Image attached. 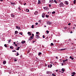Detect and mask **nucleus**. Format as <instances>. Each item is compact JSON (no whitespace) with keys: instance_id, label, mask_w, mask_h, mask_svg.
<instances>
[{"instance_id":"nucleus-1","label":"nucleus","mask_w":76,"mask_h":76,"mask_svg":"<svg viewBox=\"0 0 76 76\" xmlns=\"http://www.w3.org/2000/svg\"><path fill=\"white\" fill-rule=\"evenodd\" d=\"M60 7H64V4L62 2L61 3L59 4Z\"/></svg>"},{"instance_id":"nucleus-2","label":"nucleus","mask_w":76,"mask_h":76,"mask_svg":"<svg viewBox=\"0 0 76 76\" xmlns=\"http://www.w3.org/2000/svg\"><path fill=\"white\" fill-rule=\"evenodd\" d=\"M34 39V37L31 36L30 37H29L28 41H30L32 40V39Z\"/></svg>"},{"instance_id":"nucleus-3","label":"nucleus","mask_w":76,"mask_h":76,"mask_svg":"<svg viewBox=\"0 0 76 76\" xmlns=\"http://www.w3.org/2000/svg\"><path fill=\"white\" fill-rule=\"evenodd\" d=\"M52 72H51L47 71L46 72V74H49V75H51Z\"/></svg>"},{"instance_id":"nucleus-4","label":"nucleus","mask_w":76,"mask_h":76,"mask_svg":"<svg viewBox=\"0 0 76 76\" xmlns=\"http://www.w3.org/2000/svg\"><path fill=\"white\" fill-rule=\"evenodd\" d=\"M47 23L48 25H51V23L49 21H47Z\"/></svg>"},{"instance_id":"nucleus-5","label":"nucleus","mask_w":76,"mask_h":76,"mask_svg":"<svg viewBox=\"0 0 76 76\" xmlns=\"http://www.w3.org/2000/svg\"><path fill=\"white\" fill-rule=\"evenodd\" d=\"M45 16V14L44 13H43V14L42 15V18H44V16Z\"/></svg>"},{"instance_id":"nucleus-6","label":"nucleus","mask_w":76,"mask_h":76,"mask_svg":"<svg viewBox=\"0 0 76 76\" xmlns=\"http://www.w3.org/2000/svg\"><path fill=\"white\" fill-rule=\"evenodd\" d=\"M68 3L69 2L67 1H65L64 2V4H66L67 5H68V4H69Z\"/></svg>"},{"instance_id":"nucleus-7","label":"nucleus","mask_w":76,"mask_h":76,"mask_svg":"<svg viewBox=\"0 0 76 76\" xmlns=\"http://www.w3.org/2000/svg\"><path fill=\"white\" fill-rule=\"evenodd\" d=\"M38 11H36L35 12H34V15H38Z\"/></svg>"},{"instance_id":"nucleus-8","label":"nucleus","mask_w":76,"mask_h":76,"mask_svg":"<svg viewBox=\"0 0 76 76\" xmlns=\"http://www.w3.org/2000/svg\"><path fill=\"white\" fill-rule=\"evenodd\" d=\"M43 9H44V10H47V9H48V7H44Z\"/></svg>"},{"instance_id":"nucleus-9","label":"nucleus","mask_w":76,"mask_h":76,"mask_svg":"<svg viewBox=\"0 0 76 76\" xmlns=\"http://www.w3.org/2000/svg\"><path fill=\"white\" fill-rule=\"evenodd\" d=\"M67 60H68V59H66L65 60H63V62L64 63H65V62H66V61H67Z\"/></svg>"},{"instance_id":"nucleus-10","label":"nucleus","mask_w":76,"mask_h":76,"mask_svg":"<svg viewBox=\"0 0 76 76\" xmlns=\"http://www.w3.org/2000/svg\"><path fill=\"white\" fill-rule=\"evenodd\" d=\"M11 16L12 18H14V17H15V15H13V14H11Z\"/></svg>"},{"instance_id":"nucleus-11","label":"nucleus","mask_w":76,"mask_h":76,"mask_svg":"<svg viewBox=\"0 0 76 76\" xmlns=\"http://www.w3.org/2000/svg\"><path fill=\"white\" fill-rule=\"evenodd\" d=\"M50 3H54V1L53 0H50Z\"/></svg>"},{"instance_id":"nucleus-12","label":"nucleus","mask_w":76,"mask_h":76,"mask_svg":"<svg viewBox=\"0 0 76 76\" xmlns=\"http://www.w3.org/2000/svg\"><path fill=\"white\" fill-rule=\"evenodd\" d=\"M26 12H29V10L28 9H26Z\"/></svg>"},{"instance_id":"nucleus-13","label":"nucleus","mask_w":76,"mask_h":76,"mask_svg":"<svg viewBox=\"0 0 76 76\" xmlns=\"http://www.w3.org/2000/svg\"><path fill=\"white\" fill-rule=\"evenodd\" d=\"M61 70L62 71V72H65V69H64V68H62L61 69Z\"/></svg>"},{"instance_id":"nucleus-14","label":"nucleus","mask_w":76,"mask_h":76,"mask_svg":"<svg viewBox=\"0 0 76 76\" xmlns=\"http://www.w3.org/2000/svg\"><path fill=\"white\" fill-rule=\"evenodd\" d=\"M54 2L56 4H57V0H54Z\"/></svg>"},{"instance_id":"nucleus-15","label":"nucleus","mask_w":76,"mask_h":76,"mask_svg":"<svg viewBox=\"0 0 76 76\" xmlns=\"http://www.w3.org/2000/svg\"><path fill=\"white\" fill-rule=\"evenodd\" d=\"M36 37L37 38H39V36L38 35H36Z\"/></svg>"},{"instance_id":"nucleus-16","label":"nucleus","mask_w":76,"mask_h":76,"mask_svg":"<svg viewBox=\"0 0 76 76\" xmlns=\"http://www.w3.org/2000/svg\"><path fill=\"white\" fill-rule=\"evenodd\" d=\"M42 1L43 3H45V0H42Z\"/></svg>"},{"instance_id":"nucleus-17","label":"nucleus","mask_w":76,"mask_h":76,"mask_svg":"<svg viewBox=\"0 0 76 76\" xmlns=\"http://www.w3.org/2000/svg\"><path fill=\"white\" fill-rule=\"evenodd\" d=\"M21 43L22 44H25V41H22Z\"/></svg>"},{"instance_id":"nucleus-18","label":"nucleus","mask_w":76,"mask_h":76,"mask_svg":"<svg viewBox=\"0 0 76 76\" xmlns=\"http://www.w3.org/2000/svg\"><path fill=\"white\" fill-rule=\"evenodd\" d=\"M15 34L16 35L17 34H18V31H15Z\"/></svg>"},{"instance_id":"nucleus-19","label":"nucleus","mask_w":76,"mask_h":76,"mask_svg":"<svg viewBox=\"0 0 76 76\" xmlns=\"http://www.w3.org/2000/svg\"><path fill=\"white\" fill-rule=\"evenodd\" d=\"M28 35H31V34L30 33V32H28Z\"/></svg>"},{"instance_id":"nucleus-20","label":"nucleus","mask_w":76,"mask_h":76,"mask_svg":"<svg viewBox=\"0 0 76 76\" xmlns=\"http://www.w3.org/2000/svg\"><path fill=\"white\" fill-rule=\"evenodd\" d=\"M3 63L4 64H6V61H4L3 62Z\"/></svg>"},{"instance_id":"nucleus-21","label":"nucleus","mask_w":76,"mask_h":76,"mask_svg":"<svg viewBox=\"0 0 76 76\" xmlns=\"http://www.w3.org/2000/svg\"><path fill=\"white\" fill-rule=\"evenodd\" d=\"M46 18H49V17H50V16L49 15H46Z\"/></svg>"},{"instance_id":"nucleus-22","label":"nucleus","mask_w":76,"mask_h":76,"mask_svg":"<svg viewBox=\"0 0 76 76\" xmlns=\"http://www.w3.org/2000/svg\"><path fill=\"white\" fill-rule=\"evenodd\" d=\"M70 58L71 59V60H73V59H74V58H73L72 57V56H70Z\"/></svg>"},{"instance_id":"nucleus-23","label":"nucleus","mask_w":76,"mask_h":76,"mask_svg":"<svg viewBox=\"0 0 76 76\" xmlns=\"http://www.w3.org/2000/svg\"><path fill=\"white\" fill-rule=\"evenodd\" d=\"M75 74H76V73H75V72H72V75H75Z\"/></svg>"},{"instance_id":"nucleus-24","label":"nucleus","mask_w":76,"mask_h":76,"mask_svg":"<svg viewBox=\"0 0 76 76\" xmlns=\"http://www.w3.org/2000/svg\"><path fill=\"white\" fill-rule=\"evenodd\" d=\"M40 1H39V0H38V4H40L41 3V2H40Z\"/></svg>"},{"instance_id":"nucleus-25","label":"nucleus","mask_w":76,"mask_h":76,"mask_svg":"<svg viewBox=\"0 0 76 76\" xmlns=\"http://www.w3.org/2000/svg\"><path fill=\"white\" fill-rule=\"evenodd\" d=\"M76 0H75L74 1V3L75 4H76Z\"/></svg>"},{"instance_id":"nucleus-26","label":"nucleus","mask_w":76,"mask_h":76,"mask_svg":"<svg viewBox=\"0 0 76 76\" xmlns=\"http://www.w3.org/2000/svg\"><path fill=\"white\" fill-rule=\"evenodd\" d=\"M19 48H20V47H18L16 49L17 50H19Z\"/></svg>"},{"instance_id":"nucleus-27","label":"nucleus","mask_w":76,"mask_h":76,"mask_svg":"<svg viewBox=\"0 0 76 76\" xmlns=\"http://www.w3.org/2000/svg\"><path fill=\"white\" fill-rule=\"evenodd\" d=\"M65 50V49H60V51H63V50Z\"/></svg>"},{"instance_id":"nucleus-28","label":"nucleus","mask_w":76,"mask_h":76,"mask_svg":"<svg viewBox=\"0 0 76 76\" xmlns=\"http://www.w3.org/2000/svg\"><path fill=\"white\" fill-rule=\"evenodd\" d=\"M52 14H54V13H56V12L55 11H53L52 13Z\"/></svg>"},{"instance_id":"nucleus-29","label":"nucleus","mask_w":76,"mask_h":76,"mask_svg":"<svg viewBox=\"0 0 76 76\" xmlns=\"http://www.w3.org/2000/svg\"><path fill=\"white\" fill-rule=\"evenodd\" d=\"M4 47H5L6 48H7V45H6V44H5L4 45Z\"/></svg>"},{"instance_id":"nucleus-30","label":"nucleus","mask_w":76,"mask_h":76,"mask_svg":"<svg viewBox=\"0 0 76 76\" xmlns=\"http://www.w3.org/2000/svg\"><path fill=\"white\" fill-rule=\"evenodd\" d=\"M41 54H42L41 53H40V52L38 54V56H40V55H41Z\"/></svg>"},{"instance_id":"nucleus-31","label":"nucleus","mask_w":76,"mask_h":76,"mask_svg":"<svg viewBox=\"0 0 76 76\" xmlns=\"http://www.w3.org/2000/svg\"><path fill=\"white\" fill-rule=\"evenodd\" d=\"M10 48H11V49H13V48L12 46L10 47Z\"/></svg>"},{"instance_id":"nucleus-32","label":"nucleus","mask_w":76,"mask_h":76,"mask_svg":"<svg viewBox=\"0 0 76 76\" xmlns=\"http://www.w3.org/2000/svg\"><path fill=\"white\" fill-rule=\"evenodd\" d=\"M46 32H47V34H48V33H49V31H48L47 30L46 31Z\"/></svg>"},{"instance_id":"nucleus-33","label":"nucleus","mask_w":76,"mask_h":76,"mask_svg":"<svg viewBox=\"0 0 76 76\" xmlns=\"http://www.w3.org/2000/svg\"><path fill=\"white\" fill-rule=\"evenodd\" d=\"M19 34H20V35H22L23 33L22 32L19 33Z\"/></svg>"},{"instance_id":"nucleus-34","label":"nucleus","mask_w":76,"mask_h":76,"mask_svg":"<svg viewBox=\"0 0 76 76\" xmlns=\"http://www.w3.org/2000/svg\"><path fill=\"white\" fill-rule=\"evenodd\" d=\"M34 25H32L31 26L32 28H34Z\"/></svg>"},{"instance_id":"nucleus-35","label":"nucleus","mask_w":76,"mask_h":76,"mask_svg":"<svg viewBox=\"0 0 76 76\" xmlns=\"http://www.w3.org/2000/svg\"><path fill=\"white\" fill-rule=\"evenodd\" d=\"M51 45L52 46H53V45H54V44H53V43H51Z\"/></svg>"},{"instance_id":"nucleus-36","label":"nucleus","mask_w":76,"mask_h":76,"mask_svg":"<svg viewBox=\"0 0 76 76\" xmlns=\"http://www.w3.org/2000/svg\"><path fill=\"white\" fill-rule=\"evenodd\" d=\"M52 76H56V75H55V74H52Z\"/></svg>"},{"instance_id":"nucleus-37","label":"nucleus","mask_w":76,"mask_h":76,"mask_svg":"<svg viewBox=\"0 0 76 76\" xmlns=\"http://www.w3.org/2000/svg\"><path fill=\"white\" fill-rule=\"evenodd\" d=\"M36 34H37V35H38V34H39V32H36Z\"/></svg>"},{"instance_id":"nucleus-38","label":"nucleus","mask_w":76,"mask_h":76,"mask_svg":"<svg viewBox=\"0 0 76 76\" xmlns=\"http://www.w3.org/2000/svg\"><path fill=\"white\" fill-rule=\"evenodd\" d=\"M32 37H34V34H32Z\"/></svg>"},{"instance_id":"nucleus-39","label":"nucleus","mask_w":76,"mask_h":76,"mask_svg":"<svg viewBox=\"0 0 76 76\" xmlns=\"http://www.w3.org/2000/svg\"><path fill=\"white\" fill-rule=\"evenodd\" d=\"M42 37L43 38H45V36H44V35H43Z\"/></svg>"},{"instance_id":"nucleus-40","label":"nucleus","mask_w":76,"mask_h":76,"mask_svg":"<svg viewBox=\"0 0 76 76\" xmlns=\"http://www.w3.org/2000/svg\"><path fill=\"white\" fill-rule=\"evenodd\" d=\"M18 10H21V9H20V7H18Z\"/></svg>"},{"instance_id":"nucleus-41","label":"nucleus","mask_w":76,"mask_h":76,"mask_svg":"<svg viewBox=\"0 0 76 76\" xmlns=\"http://www.w3.org/2000/svg\"><path fill=\"white\" fill-rule=\"evenodd\" d=\"M9 42H10V41H11V40L10 39V40L8 41Z\"/></svg>"},{"instance_id":"nucleus-42","label":"nucleus","mask_w":76,"mask_h":76,"mask_svg":"<svg viewBox=\"0 0 76 76\" xmlns=\"http://www.w3.org/2000/svg\"><path fill=\"white\" fill-rule=\"evenodd\" d=\"M51 67H52V64H50V68H51Z\"/></svg>"},{"instance_id":"nucleus-43","label":"nucleus","mask_w":76,"mask_h":76,"mask_svg":"<svg viewBox=\"0 0 76 76\" xmlns=\"http://www.w3.org/2000/svg\"><path fill=\"white\" fill-rule=\"evenodd\" d=\"M11 4H14V3H13L12 2H11Z\"/></svg>"},{"instance_id":"nucleus-44","label":"nucleus","mask_w":76,"mask_h":76,"mask_svg":"<svg viewBox=\"0 0 76 76\" xmlns=\"http://www.w3.org/2000/svg\"><path fill=\"white\" fill-rule=\"evenodd\" d=\"M16 29H18V26H16Z\"/></svg>"},{"instance_id":"nucleus-45","label":"nucleus","mask_w":76,"mask_h":76,"mask_svg":"<svg viewBox=\"0 0 76 76\" xmlns=\"http://www.w3.org/2000/svg\"><path fill=\"white\" fill-rule=\"evenodd\" d=\"M18 45H20V43H18L17 44Z\"/></svg>"},{"instance_id":"nucleus-46","label":"nucleus","mask_w":76,"mask_h":76,"mask_svg":"<svg viewBox=\"0 0 76 76\" xmlns=\"http://www.w3.org/2000/svg\"><path fill=\"white\" fill-rule=\"evenodd\" d=\"M16 50H13L12 51V52H16Z\"/></svg>"},{"instance_id":"nucleus-47","label":"nucleus","mask_w":76,"mask_h":76,"mask_svg":"<svg viewBox=\"0 0 76 76\" xmlns=\"http://www.w3.org/2000/svg\"><path fill=\"white\" fill-rule=\"evenodd\" d=\"M16 56H19V53L18 54H16Z\"/></svg>"},{"instance_id":"nucleus-48","label":"nucleus","mask_w":76,"mask_h":76,"mask_svg":"<svg viewBox=\"0 0 76 76\" xmlns=\"http://www.w3.org/2000/svg\"><path fill=\"white\" fill-rule=\"evenodd\" d=\"M71 24V23H69L68 24V25L69 26H70V25Z\"/></svg>"},{"instance_id":"nucleus-49","label":"nucleus","mask_w":76,"mask_h":76,"mask_svg":"<svg viewBox=\"0 0 76 76\" xmlns=\"http://www.w3.org/2000/svg\"><path fill=\"white\" fill-rule=\"evenodd\" d=\"M15 46H16L17 47H18V45H17V44H15Z\"/></svg>"},{"instance_id":"nucleus-50","label":"nucleus","mask_w":76,"mask_h":76,"mask_svg":"<svg viewBox=\"0 0 76 76\" xmlns=\"http://www.w3.org/2000/svg\"><path fill=\"white\" fill-rule=\"evenodd\" d=\"M35 24H36V25H38V23H35Z\"/></svg>"},{"instance_id":"nucleus-51","label":"nucleus","mask_w":76,"mask_h":76,"mask_svg":"<svg viewBox=\"0 0 76 76\" xmlns=\"http://www.w3.org/2000/svg\"><path fill=\"white\" fill-rule=\"evenodd\" d=\"M14 61H17V60H16V59H15V60H14Z\"/></svg>"},{"instance_id":"nucleus-52","label":"nucleus","mask_w":76,"mask_h":76,"mask_svg":"<svg viewBox=\"0 0 76 76\" xmlns=\"http://www.w3.org/2000/svg\"><path fill=\"white\" fill-rule=\"evenodd\" d=\"M56 58L57 59H58V57H57V56H56Z\"/></svg>"},{"instance_id":"nucleus-53","label":"nucleus","mask_w":76,"mask_h":76,"mask_svg":"<svg viewBox=\"0 0 76 76\" xmlns=\"http://www.w3.org/2000/svg\"><path fill=\"white\" fill-rule=\"evenodd\" d=\"M48 67H50V66L49 65H48Z\"/></svg>"},{"instance_id":"nucleus-54","label":"nucleus","mask_w":76,"mask_h":76,"mask_svg":"<svg viewBox=\"0 0 76 76\" xmlns=\"http://www.w3.org/2000/svg\"><path fill=\"white\" fill-rule=\"evenodd\" d=\"M75 75H71V76H74Z\"/></svg>"},{"instance_id":"nucleus-55","label":"nucleus","mask_w":76,"mask_h":76,"mask_svg":"<svg viewBox=\"0 0 76 76\" xmlns=\"http://www.w3.org/2000/svg\"><path fill=\"white\" fill-rule=\"evenodd\" d=\"M26 4V3H25V4H24V6H25V5Z\"/></svg>"},{"instance_id":"nucleus-56","label":"nucleus","mask_w":76,"mask_h":76,"mask_svg":"<svg viewBox=\"0 0 76 76\" xmlns=\"http://www.w3.org/2000/svg\"><path fill=\"white\" fill-rule=\"evenodd\" d=\"M73 33V32H72V31H71V32H70V33L71 34H72Z\"/></svg>"},{"instance_id":"nucleus-57","label":"nucleus","mask_w":76,"mask_h":76,"mask_svg":"<svg viewBox=\"0 0 76 76\" xmlns=\"http://www.w3.org/2000/svg\"><path fill=\"white\" fill-rule=\"evenodd\" d=\"M54 42H56V40H55V41H54Z\"/></svg>"},{"instance_id":"nucleus-58","label":"nucleus","mask_w":76,"mask_h":76,"mask_svg":"<svg viewBox=\"0 0 76 76\" xmlns=\"http://www.w3.org/2000/svg\"><path fill=\"white\" fill-rule=\"evenodd\" d=\"M70 40H71V39H69V41H70Z\"/></svg>"},{"instance_id":"nucleus-59","label":"nucleus","mask_w":76,"mask_h":76,"mask_svg":"<svg viewBox=\"0 0 76 76\" xmlns=\"http://www.w3.org/2000/svg\"><path fill=\"white\" fill-rule=\"evenodd\" d=\"M73 29H75V27H73Z\"/></svg>"},{"instance_id":"nucleus-60","label":"nucleus","mask_w":76,"mask_h":76,"mask_svg":"<svg viewBox=\"0 0 76 76\" xmlns=\"http://www.w3.org/2000/svg\"><path fill=\"white\" fill-rule=\"evenodd\" d=\"M49 7H51V5H49Z\"/></svg>"},{"instance_id":"nucleus-61","label":"nucleus","mask_w":76,"mask_h":76,"mask_svg":"<svg viewBox=\"0 0 76 76\" xmlns=\"http://www.w3.org/2000/svg\"><path fill=\"white\" fill-rule=\"evenodd\" d=\"M39 22H41V20H39Z\"/></svg>"},{"instance_id":"nucleus-62","label":"nucleus","mask_w":76,"mask_h":76,"mask_svg":"<svg viewBox=\"0 0 76 76\" xmlns=\"http://www.w3.org/2000/svg\"><path fill=\"white\" fill-rule=\"evenodd\" d=\"M30 51H28L27 52V53H29Z\"/></svg>"},{"instance_id":"nucleus-63","label":"nucleus","mask_w":76,"mask_h":76,"mask_svg":"<svg viewBox=\"0 0 76 76\" xmlns=\"http://www.w3.org/2000/svg\"><path fill=\"white\" fill-rule=\"evenodd\" d=\"M14 44H15V42H14Z\"/></svg>"},{"instance_id":"nucleus-64","label":"nucleus","mask_w":76,"mask_h":76,"mask_svg":"<svg viewBox=\"0 0 76 76\" xmlns=\"http://www.w3.org/2000/svg\"><path fill=\"white\" fill-rule=\"evenodd\" d=\"M51 64H53V63L52 62H50Z\"/></svg>"}]
</instances>
